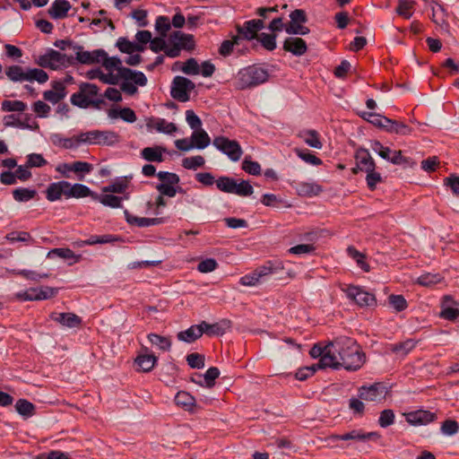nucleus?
I'll return each instance as SVG.
<instances>
[{"label":"nucleus","instance_id":"nucleus-61","mask_svg":"<svg viewBox=\"0 0 459 459\" xmlns=\"http://www.w3.org/2000/svg\"><path fill=\"white\" fill-rule=\"evenodd\" d=\"M181 72L187 75H197L200 73V65L195 58L191 57L186 61Z\"/></svg>","mask_w":459,"mask_h":459},{"label":"nucleus","instance_id":"nucleus-5","mask_svg":"<svg viewBox=\"0 0 459 459\" xmlns=\"http://www.w3.org/2000/svg\"><path fill=\"white\" fill-rule=\"evenodd\" d=\"M212 144L233 162L238 161L243 154L240 144L236 140H230L226 136L215 137Z\"/></svg>","mask_w":459,"mask_h":459},{"label":"nucleus","instance_id":"nucleus-59","mask_svg":"<svg viewBox=\"0 0 459 459\" xmlns=\"http://www.w3.org/2000/svg\"><path fill=\"white\" fill-rule=\"evenodd\" d=\"M347 252L351 257H352L357 264L365 272L369 271V265L365 261V255L359 252L356 248L353 247H350L347 249Z\"/></svg>","mask_w":459,"mask_h":459},{"label":"nucleus","instance_id":"nucleus-14","mask_svg":"<svg viewBox=\"0 0 459 459\" xmlns=\"http://www.w3.org/2000/svg\"><path fill=\"white\" fill-rule=\"evenodd\" d=\"M100 63L107 71L106 74H112L116 77V84L121 80L123 70L126 67L122 65V62L118 57H108L105 52V56L101 57Z\"/></svg>","mask_w":459,"mask_h":459},{"label":"nucleus","instance_id":"nucleus-50","mask_svg":"<svg viewBox=\"0 0 459 459\" xmlns=\"http://www.w3.org/2000/svg\"><path fill=\"white\" fill-rule=\"evenodd\" d=\"M236 180L230 177H220L216 180L217 188L224 193L234 194Z\"/></svg>","mask_w":459,"mask_h":459},{"label":"nucleus","instance_id":"nucleus-9","mask_svg":"<svg viewBox=\"0 0 459 459\" xmlns=\"http://www.w3.org/2000/svg\"><path fill=\"white\" fill-rule=\"evenodd\" d=\"M195 85L189 79L183 76H176L171 85V96L179 101L185 102L189 100L190 93L194 91Z\"/></svg>","mask_w":459,"mask_h":459},{"label":"nucleus","instance_id":"nucleus-38","mask_svg":"<svg viewBox=\"0 0 459 459\" xmlns=\"http://www.w3.org/2000/svg\"><path fill=\"white\" fill-rule=\"evenodd\" d=\"M175 403L187 411H193L195 406V397L185 391H180L176 394Z\"/></svg>","mask_w":459,"mask_h":459},{"label":"nucleus","instance_id":"nucleus-20","mask_svg":"<svg viewBox=\"0 0 459 459\" xmlns=\"http://www.w3.org/2000/svg\"><path fill=\"white\" fill-rule=\"evenodd\" d=\"M283 49L294 56H300L307 50V43L298 37H289L283 42Z\"/></svg>","mask_w":459,"mask_h":459},{"label":"nucleus","instance_id":"nucleus-39","mask_svg":"<svg viewBox=\"0 0 459 459\" xmlns=\"http://www.w3.org/2000/svg\"><path fill=\"white\" fill-rule=\"evenodd\" d=\"M131 81L135 85L144 86L147 83V78L142 72L134 71L129 68L123 70L121 80Z\"/></svg>","mask_w":459,"mask_h":459},{"label":"nucleus","instance_id":"nucleus-16","mask_svg":"<svg viewBox=\"0 0 459 459\" xmlns=\"http://www.w3.org/2000/svg\"><path fill=\"white\" fill-rule=\"evenodd\" d=\"M5 126H13L19 129L35 130L39 127L33 117H4Z\"/></svg>","mask_w":459,"mask_h":459},{"label":"nucleus","instance_id":"nucleus-12","mask_svg":"<svg viewBox=\"0 0 459 459\" xmlns=\"http://www.w3.org/2000/svg\"><path fill=\"white\" fill-rule=\"evenodd\" d=\"M387 394L386 387L381 383H375L369 386H361L359 389V396L360 399L378 402L385 398Z\"/></svg>","mask_w":459,"mask_h":459},{"label":"nucleus","instance_id":"nucleus-53","mask_svg":"<svg viewBox=\"0 0 459 459\" xmlns=\"http://www.w3.org/2000/svg\"><path fill=\"white\" fill-rule=\"evenodd\" d=\"M27 81L26 82H33L36 81L39 83H44L48 80V74L39 68H27Z\"/></svg>","mask_w":459,"mask_h":459},{"label":"nucleus","instance_id":"nucleus-56","mask_svg":"<svg viewBox=\"0 0 459 459\" xmlns=\"http://www.w3.org/2000/svg\"><path fill=\"white\" fill-rule=\"evenodd\" d=\"M83 138L84 137H82V133H81L80 134H78L76 136L60 139L58 142V144L65 149H76L82 143H85V142L82 141Z\"/></svg>","mask_w":459,"mask_h":459},{"label":"nucleus","instance_id":"nucleus-8","mask_svg":"<svg viewBox=\"0 0 459 459\" xmlns=\"http://www.w3.org/2000/svg\"><path fill=\"white\" fill-rule=\"evenodd\" d=\"M370 124L388 133L407 134L411 132L408 125L392 120L389 117H368L367 119Z\"/></svg>","mask_w":459,"mask_h":459},{"label":"nucleus","instance_id":"nucleus-60","mask_svg":"<svg viewBox=\"0 0 459 459\" xmlns=\"http://www.w3.org/2000/svg\"><path fill=\"white\" fill-rule=\"evenodd\" d=\"M258 40L266 50L273 51L276 48L275 34L261 33Z\"/></svg>","mask_w":459,"mask_h":459},{"label":"nucleus","instance_id":"nucleus-55","mask_svg":"<svg viewBox=\"0 0 459 459\" xmlns=\"http://www.w3.org/2000/svg\"><path fill=\"white\" fill-rule=\"evenodd\" d=\"M416 342L413 340H407L405 342L394 344L391 351L399 355H407L411 351L415 348Z\"/></svg>","mask_w":459,"mask_h":459},{"label":"nucleus","instance_id":"nucleus-27","mask_svg":"<svg viewBox=\"0 0 459 459\" xmlns=\"http://www.w3.org/2000/svg\"><path fill=\"white\" fill-rule=\"evenodd\" d=\"M70 9L71 4L67 0H55L48 9V14L55 20L64 19Z\"/></svg>","mask_w":459,"mask_h":459},{"label":"nucleus","instance_id":"nucleus-3","mask_svg":"<svg viewBox=\"0 0 459 459\" xmlns=\"http://www.w3.org/2000/svg\"><path fill=\"white\" fill-rule=\"evenodd\" d=\"M99 89L92 83H82L79 91L71 96L73 105L79 108H88L90 106H98L101 99L98 94Z\"/></svg>","mask_w":459,"mask_h":459},{"label":"nucleus","instance_id":"nucleus-25","mask_svg":"<svg viewBox=\"0 0 459 459\" xmlns=\"http://www.w3.org/2000/svg\"><path fill=\"white\" fill-rule=\"evenodd\" d=\"M128 198V195H126L124 197L111 195V193H103L102 195L95 193L94 195V201H98L102 205L113 209L121 208L123 200H127Z\"/></svg>","mask_w":459,"mask_h":459},{"label":"nucleus","instance_id":"nucleus-17","mask_svg":"<svg viewBox=\"0 0 459 459\" xmlns=\"http://www.w3.org/2000/svg\"><path fill=\"white\" fill-rule=\"evenodd\" d=\"M67 181L62 180L51 183L46 189V198L49 202L60 200L63 196L67 199Z\"/></svg>","mask_w":459,"mask_h":459},{"label":"nucleus","instance_id":"nucleus-22","mask_svg":"<svg viewBox=\"0 0 459 459\" xmlns=\"http://www.w3.org/2000/svg\"><path fill=\"white\" fill-rule=\"evenodd\" d=\"M357 169L361 171L376 169V163L368 150L360 148L355 153Z\"/></svg>","mask_w":459,"mask_h":459},{"label":"nucleus","instance_id":"nucleus-48","mask_svg":"<svg viewBox=\"0 0 459 459\" xmlns=\"http://www.w3.org/2000/svg\"><path fill=\"white\" fill-rule=\"evenodd\" d=\"M27 105L21 100H4L2 102L1 109L3 112H24Z\"/></svg>","mask_w":459,"mask_h":459},{"label":"nucleus","instance_id":"nucleus-35","mask_svg":"<svg viewBox=\"0 0 459 459\" xmlns=\"http://www.w3.org/2000/svg\"><path fill=\"white\" fill-rule=\"evenodd\" d=\"M7 78L13 82H22L27 81V69L18 65H13L5 68Z\"/></svg>","mask_w":459,"mask_h":459},{"label":"nucleus","instance_id":"nucleus-24","mask_svg":"<svg viewBox=\"0 0 459 459\" xmlns=\"http://www.w3.org/2000/svg\"><path fill=\"white\" fill-rule=\"evenodd\" d=\"M146 126L149 132H158L168 134H172L176 131V126L173 123L167 122L164 119L149 118L146 123Z\"/></svg>","mask_w":459,"mask_h":459},{"label":"nucleus","instance_id":"nucleus-18","mask_svg":"<svg viewBox=\"0 0 459 459\" xmlns=\"http://www.w3.org/2000/svg\"><path fill=\"white\" fill-rule=\"evenodd\" d=\"M124 215L126 222L131 226H135L139 228L151 227L154 225H159L164 222V219L162 218H144L138 217L136 215L132 214L127 210L124 211Z\"/></svg>","mask_w":459,"mask_h":459},{"label":"nucleus","instance_id":"nucleus-30","mask_svg":"<svg viewBox=\"0 0 459 459\" xmlns=\"http://www.w3.org/2000/svg\"><path fill=\"white\" fill-rule=\"evenodd\" d=\"M199 325L202 330V335L204 333L208 336H221L229 327V323L226 321L214 324H209L205 321H202Z\"/></svg>","mask_w":459,"mask_h":459},{"label":"nucleus","instance_id":"nucleus-41","mask_svg":"<svg viewBox=\"0 0 459 459\" xmlns=\"http://www.w3.org/2000/svg\"><path fill=\"white\" fill-rule=\"evenodd\" d=\"M190 138L194 147L196 149L203 150L211 143L210 136L204 129L195 130Z\"/></svg>","mask_w":459,"mask_h":459},{"label":"nucleus","instance_id":"nucleus-31","mask_svg":"<svg viewBox=\"0 0 459 459\" xmlns=\"http://www.w3.org/2000/svg\"><path fill=\"white\" fill-rule=\"evenodd\" d=\"M65 94L66 92L65 85L60 82H56L53 84L52 89L46 91L43 95L45 100L52 104H57L65 97Z\"/></svg>","mask_w":459,"mask_h":459},{"label":"nucleus","instance_id":"nucleus-58","mask_svg":"<svg viewBox=\"0 0 459 459\" xmlns=\"http://www.w3.org/2000/svg\"><path fill=\"white\" fill-rule=\"evenodd\" d=\"M284 30L290 35H307L309 33V29L302 23L291 22L285 25Z\"/></svg>","mask_w":459,"mask_h":459},{"label":"nucleus","instance_id":"nucleus-54","mask_svg":"<svg viewBox=\"0 0 459 459\" xmlns=\"http://www.w3.org/2000/svg\"><path fill=\"white\" fill-rule=\"evenodd\" d=\"M93 169L92 164L86 161H74L73 162V172H74L80 180L84 178L86 174H89Z\"/></svg>","mask_w":459,"mask_h":459},{"label":"nucleus","instance_id":"nucleus-29","mask_svg":"<svg viewBox=\"0 0 459 459\" xmlns=\"http://www.w3.org/2000/svg\"><path fill=\"white\" fill-rule=\"evenodd\" d=\"M143 351V353H141L136 357L134 363L137 366L138 370L149 372L157 363V358L153 354L148 353L147 348H144Z\"/></svg>","mask_w":459,"mask_h":459},{"label":"nucleus","instance_id":"nucleus-11","mask_svg":"<svg viewBox=\"0 0 459 459\" xmlns=\"http://www.w3.org/2000/svg\"><path fill=\"white\" fill-rule=\"evenodd\" d=\"M73 51L75 55L74 59L82 65L99 64L100 63L101 57L105 56V51L103 49L86 51L83 49V47L79 45L73 46Z\"/></svg>","mask_w":459,"mask_h":459},{"label":"nucleus","instance_id":"nucleus-34","mask_svg":"<svg viewBox=\"0 0 459 459\" xmlns=\"http://www.w3.org/2000/svg\"><path fill=\"white\" fill-rule=\"evenodd\" d=\"M202 336V330L200 325H191L185 331L178 333L177 338L180 342L191 343Z\"/></svg>","mask_w":459,"mask_h":459},{"label":"nucleus","instance_id":"nucleus-33","mask_svg":"<svg viewBox=\"0 0 459 459\" xmlns=\"http://www.w3.org/2000/svg\"><path fill=\"white\" fill-rule=\"evenodd\" d=\"M54 256H57V257L65 259V260H72V262L69 263V264L78 263L82 259L81 255H76L70 248H64V247L53 248L48 253V258H52Z\"/></svg>","mask_w":459,"mask_h":459},{"label":"nucleus","instance_id":"nucleus-63","mask_svg":"<svg viewBox=\"0 0 459 459\" xmlns=\"http://www.w3.org/2000/svg\"><path fill=\"white\" fill-rule=\"evenodd\" d=\"M5 238L11 243L13 242H30L32 238L29 232L26 231H13L5 236Z\"/></svg>","mask_w":459,"mask_h":459},{"label":"nucleus","instance_id":"nucleus-6","mask_svg":"<svg viewBox=\"0 0 459 459\" xmlns=\"http://www.w3.org/2000/svg\"><path fill=\"white\" fill-rule=\"evenodd\" d=\"M57 289L49 286L30 288L15 293L14 299L20 301L45 300L55 297Z\"/></svg>","mask_w":459,"mask_h":459},{"label":"nucleus","instance_id":"nucleus-2","mask_svg":"<svg viewBox=\"0 0 459 459\" xmlns=\"http://www.w3.org/2000/svg\"><path fill=\"white\" fill-rule=\"evenodd\" d=\"M268 77L269 74L266 69L257 65H250L238 73L236 85L240 90L255 87L265 82Z\"/></svg>","mask_w":459,"mask_h":459},{"label":"nucleus","instance_id":"nucleus-46","mask_svg":"<svg viewBox=\"0 0 459 459\" xmlns=\"http://www.w3.org/2000/svg\"><path fill=\"white\" fill-rule=\"evenodd\" d=\"M147 338L152 345L157 346L162 351H169L171 348V341L169 337L161 336L156 333H149Z\"/></svg>","mask_w":459,"mask_h":459},{"label":"nucleus","instance_id":"nucleus-15","mask_svg":"<svg viewBox=\"0 0 459 459\" xmlns=\"http://www.w3.org/2000/svg\"><path fill=\"white\" fill-rule=\"evenodd\" d=\"M405 418L407 422L411 425L420 426L434 421L436 420V415L429 411L418 410L406 413Z\"/></svg>","mask_w":459,"mask_h":459},{"label":"nucleus","instance_id":"nucleus-40","mask_svg":"<svg viewBox=\"0 0 459 459\" xmlns=\"http://www.w3.org/2000/svg\"><path fill=\"white\" fill-rule=\"evenodd\" d=\"M117 47L118 49L126 54H134L135 52H143L144 47L139 43L132 42L126 38H119L117 41Z\"/></svg>","mask_w":459,"mask_h":459},{"label":"nucleus","instance_id":"nucleus-42","mask_svg":"<svg viewBox=\"0 0 459 459\" xmlns=\"http://www.w3.org/2000/svg\"><path fill=\"white\" fill-rule=\"evenodd\" d=\"M330 350V342L325 344V346H322L321 344H315L312 349L310 350V355L311 357L316 359L320 358L319 362L317 365H315L317 368H329V366H326L324 364L323 359L325 356L327 354V351Z\"/></svg>","mask_w":459,"mask_h":459},{"label":"nucleus","instance_id":"nucleus-52","mask_svg":"<svg viewBox=\"0 0 459 459\" xmlns=\"http://www.w3.org/2000/svg\"><path fill=\"white\" fill-rule=\"evenodd\" d=\"M205 160L202 155L186 157L182 160V166L186 169L195 170L204 165Z\"/></svg>","mask_w":459,"mask_h":459},{"label":"nucleus","instance_id":"nucleus-26","mask_svg":"<svg viewBox=\"0 0 459 459\" xmlns=\"http://www.w3.org/2000/svg\"><path fill=\"white\" fill-rule=\"evenodd\" d=\"M67 199L70 198H83V197H91L94 200L95 192L91 191L90 187L82 184H71L67 181Z\"/></svg>","mask_w":459,"mask_h":459},{"label":"nucleus","instance_id":"nucleus-4","mask_svg":"<svg viewBox=\"0 0 459 459\" xmlns=\"http://www.w3.org/2000/svg\"><path fill=\"white\" fill-rule=\"evenodd\" d=\"M36 63L41 67L57 70L67 65H73L74 56H68L59 51L48 49L44 55H40L36 59Z\"/></svg>","mask_w":459,"mask_h":459},{"label":"nucleus","instance_id":"nucleus-19","mask_svg":"<svg viewBox=\"0 0 459 459\" xmlns=\"http://www.w3.org/2000/svg\"><path fill=\"white\" fill-rule=\"evenodd\" d=\"M440 316L453 321L459 316V304L451 297L446 296L441 304Z\"/></svg>","mask_w":459,"mask_h":459},{"label":"nucleus","instance_id":"nucleus-43","mask_svg":"<svg viewBox=\"0 0 459 459\" xmlns=\"http://www.w3.org/2000/svg\"><path fill=\"white\" fill-rule=\"evenodd\" d=\"M128 188V180L126 178H118L109 185L101 188L102 193L123 194Z\"/></svg>","mask_w":459,"mask_h":459},{"label":"nucleus","instance_id":"nucleus-28","mask_svg":"<svg viewBox=\"0 0 459 459\" xmlns=\"http://www.w3.org/2000/svg\"><path fill=\"white\" fill-rule=\"evenodd\" d=\"M379 435L377 432L364 433L359 429H353L350 432L340 435L341 441L365 442L367 440L377 439Z\"/></svg>","mask_w":459,"mask_h":459},{"label":"nucleus","instance_id":"nucleus-1","mask_svg":"<svg viewBox=\"0 0 459 459\" xmlns=\"http://www.w3.org/2000/svg\"><path fill=\"white\" fill-rule=\"evenodd\" d=\"M323 362L331 368H344L355 371L364 364L365 355L355 340L341 336L330 342V350Z\"/></svg>","mask_w":459,"mask_h":459},{"label":"nucleus","instance_id":"nucleus-32","mask_svg":"<svg viewBox=\"0 0 459 459\" xmlns=\"http://www.w3.org/2000/svg\"><path fill=\"white\" fill-rule=\"evenodd\" d=\"M165 152L161 146L145 147L141 151V157L150 162H162Z\"/></svg>","mask_w":459,"mask_h":459},{"label":"nucleus","instance_id":"nucleus-21","mask_svg":"<svg viewBox=\"0 0 459 459\" xmlns=\"http://www.w3.org/2000/svg\"><path fill=\"white\" fill-rule=\"evenodd\" d=\"M50 317L68 328L79 327L82 325V318L74 313H52Z\"/></svg>","mask_w":459,"mask_h":459},{"label":"nucleus","instance_id":"nucleus-23","mask_svg":"<svg viewBox=\"0 0 459 459\" xmlns=\"http://www.w3.org/2000/svg\"><path fill=\"white\" fill-rule=\"evenodd\" d=\"M296 191L299 196L313 197L323 192V186L314 181H304L297 185Z\"/></svg>","mask_w":459,"mask_h":459},{"label":"nucleus","instance_id":"nucleus-7","mask_svg":"<svg viewBox=\"0 0 459 459\" xmlns=\"http://www.w3.org/2000/svg\"><path fill=\"white\" fill-rule=\"evenodd\" d=\"M349 299L359 307H372L377 304L375 296L359 286L349 285L342 288Z\"/></svg>","mask_w":459,"mask_h":459},{"label":"nucleus","instance_id":"nucleus-37","mask_svg":"<svg viewBox=\"0 0 459 459\" xmlns=\"http://www.w3.org/2000/svg\"><path fill=\"white\" fill-rule=\"evenodd\" d=\"M170 41H177L181 49L190 50L195 47L194 37L190 34H185L181 31H174L170 37Z\"/></svg>","mask_w":459,"mask_h":459},{"label":"nucleus","instance_id":"nucleus-62","mask_svg":"<svg viewBox=\"0 0 459 459\" xmlns=\"http://www.w3.org/2000/svg\"><path fill=\"white\" fill-rule=\"evenodd\" d=\"M242 169L247 173L254 176L260 175L261 166L258 162L251 160L248 157H246L242 162Z\"/></svg>","mask_w":459,"mask_h":459},{"label":"nucleus","instance_id":"nucleus-10","mask_svg":"<svg viewBox=\"0 0 459 459\" xmlns=\"http://www.w3.org/2000/svg\"><path fill=\"white\" fill-rule=\"evenodd\" d=\"M82 141L88 144L112 145L118 142V135L111 131L92 130L82 133Z\"/></svg>","mask_w":459,"mask_h":459},{"label":"nucleus","instance_id":"nucleus-45","mask_svg":"<svg viewBox=\"0 0 459 459\" xmlns=\"http://www.w3.org/2000/svg\"><path fill=\"white\" fill-rule=\"evenodd\" d=\"M87 77L91 80L99 79L108 84H116V77L112 74H105L100 68L88 71Z\"/></svg>","mask_w":459,"mask_h":459},{"label":"nucleus","instance_id":"nucleus-13","mask_svg":"<svg viewBox=\"0 0 459 459\" xmlns=\"http://www.w3.org/2000/svg\"><path fill=\"white\" fill-rule=\"evenodd\" d=\"M264 28V22L262 19L247 21L242 26H237L238 35L247 40L257 38V32Z\"/></svg>","mask_w":459,"mask_h":459},{"label":"nucleus","instance_id":"nucleus-36","mask_svg":"<svg viewBox=\"0 0 459 459\" xmlns=\"http://www.w3.org/2000/svg\"><path fill=\"white\" fill-rule=\"evenodd\" d=\"M283 269V265L281 262L274 263L272 261L266 262L264 265L257 267L255 272L259 276L261 281L273 274L276 273Z\"/></svg>","mask_w":459,"mask_h":459},{"label":"nucleus","instance_id":"nucleus-51","mask_svg":"<svg viewBox=\"0 0 459 459\" xmlns=\"http://www.w3.org/2000/svg\"><path fill=\"white\" fill-rule=\"evenodd\" d=\"M300 137L304 140V142L311 147L316 149L322 148V143L319 140V136L317 132L314 130L304 131L300 133Z\"/></svg>","mask_w":459,"mask_h":459},{"label":"nucleus","instance_id":"nucleus-44","mask_svg":"<svg viewBox=\"0 0 459 459\" xmlns=\"http://www.w3.org/2000/svg\"><path fill=\"white\" fill-rule=\"evenodd\" d=\"M37 195V191L32 188L19 187L13 190V196L16 202L25 203L33 199Z\"/></svg>","mask_w":459,"mask_h":459},{"label":"nucleus","instance_id":"nucleus-47","mask_svg":"<svg viewBox=\"0 0 459 459\" xmlns=\"http://www.w3.org/2000/svg\"><path fill=\"white\" fill-rule=\"evenodd\" d=\"M443 277L439 273H423L418 277L416 282L421 286L431 287L437 283L441 282Z\"/></svg>","mask_w":459,"mask_h":459},{"label":"nucleus","instance_id":"nucleus-57","mask_svg":"<svg viewBox=\"0 0 459 459\" xmlns=\"http://www.w3.org/2000/svg\"><path fill=\"white\" fill-rule=\"evenodd\" d=\"M15 409L19 414L29 417L33 414L35 407L30 402L20 399L16 402Z\"/></svg>","mask_w":459,"mask_h":459},{"label":"nucleus","instance_id":"nucleus-64","mask_svg":"<svg viewBox=\"0 0 459 459\" xmlns=\"http://www.w3.org/2000/svg\"><path fill=\"white\" fill-rule=\"evenodd\" d=\"M366 173H367L366 182H367L368 187L370 190H375L377 187V185L383 181L380 173L377 172L376 169H372V170H368V171H366Z\"/></svg>","mask_w":459,"mask_h":459},{"label":"nucleus","instance_id":"nucleus-49","mask_svg":"<svg viewBox=\"0 0 459 459\" xmlns=\"http://www.w3.org/2000/svg\"><path fill=\"white\" fill-rule=\"evenodd\" d=\"M414 2L411 0H400L396 7L398 15L410 19L413 13Z\"/></svg>","mask_w":459,"mask_h":459}]
</instances>
